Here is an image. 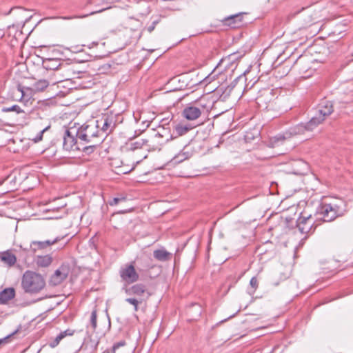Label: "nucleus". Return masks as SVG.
<instances>
[{"label":"nucleus","instance_id":"1","mask_svg":"<svg viewBox=\"0 0 353 353\" xmlns=\"http://www.w3.org/2000/svg\"><path fill=\"white\" fill-rule=\"evenodd\" d=\"M347 212L346 203L343 201L335 203H323L317 209L316 214L321 217L317 220L323 222H331L337 217L343 216Z\"/></svg>","mask_w":353,"mask_h":353},{"label":"nucleus","instance_id":"2","mask_svg":"<svg viewBox=\"0 0 353 353\" xmlns=\"http://www.w3.org/2000/svg\"><path fill=\"white\" fill-rule=\"evenodd\" d=\"M46 286L43 276L37 272L27 270L21 279V287L24 292L30 295L39 293Z\"/></svg>","mask_w":353,"mask_h":353},{"label":"nucleus","instance_id":"3","mask_svg":"<svg viewBox=\"0 0 353 353\" xmlns=\"http://www.w3.org/2000/svg\"><path fill=\"white\" fill-rule=\"evenodd\" d=\"M315 122V119H311L305 124H299L294 128H290L289 131L286 132L285 134H278L271 138L269 141V146L272 148L279 146L284 140L290 138L292 136L304 134L306 131H312L317 127Z\"/></svg>","mask_w":353,"mask_h":353},{"label":"nucleus","instance_id":"4","mask_svg":"<svg viewBox=\"0 0 353 353\" xmlns=\"http://www.w3.org/2000/svg\"><path fill=\"white\" fill-rule=\"evenodd\" d=\"M77 137L83 145L85 143L100 144L102 138L99 136V131L96 125H83L78 130L76 129Z\"/></svg>","mask_w":353,"mask_h":353},{"label":"nucleus","instance_id":"5","mask_svg":"<svg viewBox=\"0 0 353 353\" xmlns=\"http://www.w3.org/2000/svg\"><path fill=\"white\" fill-rule=\"evenodd\" d=\"M76 132L74 128L65 130L63 141V148L65 151H79L80 145H83L78 140Z\"/></svg>","mask_w":353,"mask_h":353},{"label":"nucleus","instance_id":"6","mask_svg":"<svg viewBox=\"0 0 353 353\" xmlns=\"http://www.w3.org/2000/svg\"><path fill=\"white\" fill-rule=\"evenodd\" d=\"M321 225V221L314 220L311 215L300 216L296 221V226L302 234H312Z\"/></svg>","mask_w":353,"mask_h":353},{"label":"nucleus","instance_id":"7","mask_svg":"<svg viewBox=\"0 0 353 353\" xmlns=\"http://www.w3.org/2000/svg\"><path fill=\"white\" fill-rule=\"evenodd\" d=\"M76 76V72L73 65L65 61H63L61 66L54 79H51V83L56 84L63 81L70 80Z\"/></svg>","mask_w":353,"mask_h":353},{"label":"nucleus","instance_id":"8","mask_svg":"<svg viewBox=\"0 0 353 353\" xmlns=\"http://www.w3.org/2000/svg\"><path fill=\"white\" fill-rule=\"evenodd\" d=\"M64 239L63 236H58L55 238L44 241H32L30 245V249L32 253L38 251H46L50 248Z\"/></svg>","mask_w":353,"mask_h":353},{"label":"nucleus","instance_id":"9","mask_svg":"<svg viewBox=\"0 0 353 353\" xmlns=\"http://www.w3.org/2000/svg\"><path fill=\"white\" fill-rule=\"evenodd\" d=\"M334 111L333 104L330 101H323L319 105L318 114L312 119H315V123L317 126L321 124L326 118L330 115Z\"/></svg>","mask_w":353,"mask_h":353},{"label":"nucleus","instance_id":"10","mask_svg":"<svg viewBox=\"0 0 353 353\" xmlns=\"http://www.w3.org/2000/svg\"><path fill=\"white\" fill-rule=\"evenodd\" d=\"M116 117L113 114L104 115L100 120L97 121V128L101 127V131L105 133H110L116 127Z\"/></svg>","mask_w":353,"mask_h":353},{"label":"nucleus","instance_id":"11","mask_svg":"<svg viewBox=\"0 0 353 353\" xmlns=\"http://www.w3.org/2000/svg\"><path fill=\"white\" fill-rule=\"evenodd\" d=\"M120 276L127 283H132L139 279V274L132 264L127 265L120 270Z\"/></svg>","mask_w":353,"mask_h":353},{"label":"nucleus","instance_id":"12","mask_svg":"<svg viewBox=\"0 0 353 353\" xmlns=\"http://www.w3.org/2000/svg\"><path fill=\"white\" fill-rule=\"evenodd\" d=\"M99 343V339L98 338L89 336L85 339L79 351L81 353H96Z\"/></svg>","mask_w":353,"mask_h":353},{"label":"nucleus","instance_id":"13","mask_svg":"<svg viewBox=\"0 0 353 353\" xmlns=\"http://www.w3.org/2000/svg\"><path fill=\"white\" fill-rule=\"evenodd\" d=\"M273 97L272 90H265L256 97V101L260 108L265 110L268 108L269 103L272 101Z\"/></svg>","mask_w":353,"mask_h":353},{"label":"nucleus","instance_id":"14","mask_svg":"<svg viewBox=\"0 0 353 353\" xmlns=\"http://www.w3.org/2000/svg\"><path fill=\"white\" fill-rule=\"evenodd\" d=\"M68 275V270L66 268L61 267L57 269L54 273L51 276L50 283L52 285L56 286L61 284Z\"/></svg>","mask_w":353,"mask_h":353},{"label":"nucleus","instance_id":"15","mask_svg":"<svg viewBox=\"0 0 353 353\" xmlns=\"http://www.w3.org/2000/svg\"><path fill=\"white\" fill-rule=\"evenodd\" d=\"M243 13L240 12L238 14H232L225 17L223 22L225 25L230 26L232 28H236L242 25Z\"/></svg>","mask_w":353,"mask_h":353},{"label":"nucleus","instance_id":"16","mask_svg":"<svg viewBox=\"0 0 353 353\" xmlns=\"http://www.w3.org/2000/svg\"><path fill=\"white\" fill-rule=\"evenodd\" d=\"M63 61V60L59 59H46L43 61V66L47 70L53 71V74L55 77L57 74V70L60 69Z\"/></svg>","mask_w":353,"mask_h":353},{"label":"nucleus","instance_id":"17","mask_svg":"<svg viewBox=\"0 0 353 353\" xmlns=\"http://www.w3.org/2000/svg\"><path fill=\"white\" fill-rule=\"evenodd\" d=\"M201 111L199 107L190 105L184 108L182 114L186 119L194 121L201 116Z\"/></svg>","mask_w":353,"mask_h":353},{"label":"nucleus","instance_id":"18","mask_svg":"<svg viewBox=\"0 0 353 353\" xmlns=\"http://www.w3.org/2000/svg\"><path fill=\"white\" fill-rule=\"evenodd\" d=\"M0 259L9 268L14 266L17 262L16 256L10 250L0 253Z\"/></svg>","mask_w":353,"mask_h":353},{"label":"nucleus","instance_id":"19","mask_svg":"<svg viewBox=\"0 0 353 353\" xmlns=\"http://www.w3.org/2000/svg\"><path fill=\"white\" fill-rule=\"evenodd\" d=\"M126 292L129 294H134L137 296H144V294L146 293L148 298L149 296V294L146 292L145 286L143 284L139 283L136 284L133 286H132L130 288L126 290Z\"/></svg>","mask_w":353,"mask_h":353},{"label":"nucleus","instance_id":"20","mask_svg":"<svg viewBox=\"0 0 353 353\" xmlns=\"http://www.w3.org/2000/svg\"><path fill=\"white\" fill-rule=\"evenodd\" d=\"M293 173L295 174H304L308 170V165L302 160H297L293 163Z\"/></svg>","mask_w":353,"mask_h":353},{"label":"nucleus","instance_id":"21","mask_svg":"<svg viewBox=\"0 0 353 353\" xmlns=\"http://www.w3.org/2000/svg\"><path fill=\"white\" fill-rule=\"evenodd\" d=\"M74 333V330L68 329L63 332H60L56 338L49 343L50 347L54 348L57 347L60 341L67 336H72Z\"/></svg>","mask_w":353,"mask_h":353},{"label":"nucleus","instance_id":"22","mask_svg":"<svg viewBox=\"0 0 353 353\" xmlns=\"http://www.w3.org/2000/svg\"><path fill=\"white\" fill-rule=\"evenodd\" d=\"M2 185H5L7 187L8 191H12L16 189L17 187V176L14 174H11L6 177L2 182Z\"/></svg>","mask_w":353,"mask_h":353},{"label":"nucleus","instance_id":"23","mask_svg":"<svg viewBox=\"0 0 353 353\" xmlns=\"http://www.w3.org/2000/svg\"><path fill=\"white\" fill-rule=\"evenodd\" d=\"M15 296V292L13 288H6L0 292V303H6L12 299Z\"/></svg>","mask_w":353,"mask_h":353},{"label":"nucleus","instance_id":"24","mask_svg":"<svg viewBox=\"0 0 353 353\" xmlns=\"http://www.w3.org/2000/svg\"><path fill=\"white\" fill-rule=\"evenodd\" d=\"M52 257L50 254L38 256L36 258V264L39 267L46 268L51 265L52 263Z\"/></svg>","mask_w":353,"mask_h":353},{"label":"nucleus","instance_id":"25","mask_svg":"<svg viewBox=\"0 0 353 353\" xmlns=\"http://www.w3.org/2000/svg\"><path fill=\"white\" fill-rule=\"evenodd\" d=\"M154 257L160 261H166L170 260L172 254L164 249L156 250L153 252Z\"/></svg>","mask_w":353,"mask_h":353},{"label":"nucleus","instance_id":"26","mask_svg":"<svg viewBox=\"0 0 353 353\" xmlns=\"http://www.w3.org/2000/svg\"><path fill=\"white\" fill-rule=\"evenodd\" d=\"M148 141L146 139H140L137 140V141L132 142L128 145V149L130 150H135L139 148H141L144 145H148Z\"/></svg>","mask_w":353,"mask_h":353},{"label":"nucleus","instance_id":"27","mask_svg":"<svg viewBox=\"0 0 353 353\" xmlns=\"http://www.w3.org/2000/svg\"><path fill=\"white\" fill-rule=\"evenodd\" d=\"M244 85V79L243 78L239 77L236 78L234 80H233L228 86L232 88L233 90L234 88H237L240 91Z\"/></svg>","mask_w":353,"mask_h":353},{"label":"nucleus","instance_id":"28","mask_svg":"<svg viewBox=\"0 0 353 353\" xmlns=\"http://www.w3.org/2000/svg\"><path fill=\"white\" fill-rule=\"evenodd\" d=\"M99 144L85 143V145H80L79 150H82L86 154H90L94 151V149Z\"/></svg>","mask_w":353,"mask_h":353},{"label":"nucleus","instance_id":"29","mask_svg":"<svg viewBox=\"0 0 353 353\" xmlns=\"http://www.w3.org/2000/svg\"><path fill=\"white\" fill-rule=\"evenodd\" d=\"M1 111L3 112H14L17 114L24 113V111L18 105H13L10 107H3Z\"/></svg>","mask_w":353,"mask_h":353},{"label":"nucleus","instance_id":"30","mask_svg":"<svg viewBox=\"0 0 353 353\" xmlns=\"http://www.w3.org/2000/svg\"><path fill=\"white\" fill-rule=\"evenodd\" d=\"M219 90L221 91V97L225 99L228 97H229L232 91V88H230L228 85V86H223L222 85Z\"/></svg>","mask_w":353,"mask_h":353},{"label":"nucleus","instance_id":"31","mask_svg":"<svg viewBox=\"0 0 353 353\" xmlns=\"http://www.w3.org/2000/svg\"><path fill=\"white\" fill-rule=\"evenodd\" d=\"M50 82L46 80H39L35 83V88L37 90H43L48 86Z\"/></svg>","mask_w":353,"mask_h":353},{"label":"nucleus","instance_id":"32","mask_svg":"<svg viewBox=\"0 0 353 353\" xmlns=\"http://www.w3.org/2000/svg\"><path fill=\"white\" fill-rule=\"evenodd\" d=\"M143 299H140L139 300L134 298H128L126 299V301L129 303L130 304H132L134 305V311L137 312L138 310V305L139 303H141L143 301Z\"/></svg>","mask_w":353,"mask_h":353},{"label":"nucleus","instance_id":"33","mask_svg":"<svg viewBox=\"0 0 353 353\" xmlns=\"http://www.w3.org/2000/svg\"><path fill=\"white\" fill-rule=\"evenodd\" d=\"M250 285L252 290L251 291H249V293L250 294H252L255 292L256 290L257 289L259 286V283L256 277L254 276L250 279Z\"/></svg>","mask_w":353,"mask_h":353},{"label":"nucleus","instance_id":"34","mask_svg":"<svg viewBox=\"0 0 353 353\" xmlns=\"http://www.w3.org/2000/svg\"><path fill=\"white\" fill-rule=\"evenodd\" d=\"M190 128L187 125H176L175 130L177 134L183 135L189 131Z\"/></svg>","mask_w":353,"mask_h":353},{"label":"nucleus","instance_id":"35","mask_svg":"<svg viewBox=\"0 0 353 353\" xmlns=\"http://www.w3.org/2000/svg\"><path fill=\"white\" fill-rule=\"evenodd\" d=\"M112 7L111 6H108L107 8H103V9H101L99 10H97V11H93V12H91L89 14H85V15H83V16H79V17H68L67 19H73V18H84V17H87L88 16H90V15H94L95 14H97V13H101L106 10H108V9H110Z\"/></svg>","mask_w":353,"mask_h":353},{"label":"nucleus","instance_id":"36","mask_svg":"<svg viewBox=\"0 0 353 353\" xmlns=\"http://www.w3.org/2000/svg\"><path fill=\"white\" fill-rule=\"evenodd\" d=\"M187 159V157L185 156V154H179L178 155H176L172 159V162L175 164V163H181L182 161H183L185 159Z\"/></svg>","mask_w":353,"mask_h":353},{"label":"nucleus","instance_id":"37","mask_svg":"<svg viewBox=\"0 0 353 353\" xmlns=\"http://www.w3.org/2000/svg\"><path fill=\"white\" fill-rule=\"evenodd\" d=\"M126 201V197L121 196L119 197L114 198L112 201L109 202L110 205H116L119 203L124 202Z\"/></svg>","mask_w":353,"mask_h":353},{"label":"nucleus","instance_id":"38","mask_svg":"<svg viewBox=\"0 0 353 353\" xmlns=\"http://www.w3.org/2000/svg\"><path fill=\"white\" fill-rule=\"evenodd\" d=\"M97 311L93 310L90 316V323L93 330H95L97 327Z\"/></svg>","mask_w":353,"mask_h":353},{"label":"nucleus","instance_id":"39","mask_svg":"<svg viewBox=\"0 0 353 353\" xmlns=\"http://www.w3.org/2000/svg\"><path fill=\"white\" fill-rule=\"evenodd\" d=\"M134 167V165H133L131 168H129V166L119 168L118 174H128L133 170Z\"/></svg>","mask_w":353,"mask_h":353},{"label":"nucleus","instance_id":"40","mask_svg":"<svg viewBox=\"0 0 353 353\" xmlns=\"http://www.w3.org/2000/svg\"><path fill=\"white\" fill-rule=\"evenodd\" d=\"M50 128V125L47 126L44 129L40 131L39 134L33 139L35 143H37L42 140L43 133Z\"/></svg>","mask_w":353,"mask_h":353},{"label":"nucleus","instance_id":"41","mask_svg":"<svg viewBox=\"0 0 353 353\" xmlns=\"http://www.w3.org/2000/svg\"><path fill=\"white\" fill-rule=\"evenodd\" d=\"M125 344V343L124 341H119V342L115 343L113 345V351L115 352L116 350H117L118 348H119L121 346H123ZM114 353H115V352H114Z\"/></svg>","mask_w":353,"mask_h":353},{"label":"nucleus","instance_id":"42","mask_svg":"<svg viewBox=\"0 0 353 353\" xmlns=\"http://www.w3.org/2000/svg\"><path fill=\"white\" fill-rule=\"evenodd\" d=\"M17 90L21 93V99L23 98L25 95L24 88L23 86H21V85H19L17 86Z\"/></svg>","mask_w":353,"mask_h":353},{"label":"nucleus","instance_id":"43","mask_svg":"<svg viewBox=\"0 0 353 353\" xmlns=\"http://www.w3.org/2000/svg\"><path fill=\"white\" fill-rule=\"evenodd\" d=\"M17 332V330L14 331V332H12L11 334L7 336L6 337L0 339V344L5 342L8 339H9L10 336L14 335Z\"/></svg>","mask_w":353,"mask_h":353},{"label":"nucleus","instance_id":"44","mask_svg":"<svg viewBox=\"0 0 353 353\" xmlns=\"http://www.w3.org/2000/svg\"><path fill=\"white\" fill-rule=\"evenodd\" d=\"M162 137H163V134H162L161 132L158 131V132L155 134V135H154V139H157V138H162Z\"/></svg>","mask_w":353,"mask_h":353},{"label":"nucleus","instance_id":"45","mask_svg":"<svg viewBox=\"0 0 353 353\" xmlns=\"http://www.w3.org/2000/svg\"><path fill=\"white\" fill-rule=\"evenodd\" d=\"M154 28H155L154 27V26L150 25L148 27H147L146 30L149 33H151L154 30Z\"/></svg>","mask_w":353,"mask_h":353},{"label":"nucleus","instance_id":"46","mask_svg":"<svg viewBox=\"0 0 353 353\" xmlns=\"http://www.w3.org/2000/svg\"><path fill=\"white\" fill-rule=\"evenodd\" d=\"M114 2H119V0H104L103 3H113Z\"/></svg>","mask_w":353,"mask_h":353},{"label":"nucleus","instance_id":"47","mask_svg":"<svg viewBox=\"0 0 353 353\" xmlns=\"http://www.w3.org/2000/svg\"><path fill=\"white\" fill-rule=\"evenodd\" d=\"M228 58L230 61H234L236 59V54H232L229 55Z\"/></svg>","mask_w":353,"mask_h":353},{"label":"nucleus","instance_id":"48","mask_svg":"<svg viewBox=\"0 0 353 353\" xmlns=\"http://www.w3.org/2000/svg\"><path fill=\"white\" fill-rule=\"evenodd\" d=\"M158 23H159V21H158V20H156V21H154L151 25H152V26H154V27L155 28L156 25H157Z\"/></svg>","mask_w":353,"mask_h":353},{"label":"nucleus","instance_id":"49","mask_svg":"<svg viewBox=\"0 0 353 353\" xmlns=\"http://www.w3.org/2000/svg\"><path fill=\"white\" fill-rule=\"evenodd\" d=\"M158 23H159V21H158V20H156V21H154L151 25H152V26H154V27L155 28L156 25H157Z\"/></svg>","mask_w":353,"mask_h":353},{"label":"nucleus","instance_id":"50","mask_svg":"<svg viewBox=\"0 0 353 353\" xmlns=\"http://www.w3.org/2000/svg\"><path fill=\"white\" fill-rule=\"evenodd\" d=\"M93 3V0H88L87 1V3H86V5H91Z\"/></svg>","mask_w":353,"mask_h":353}]
</instances>
